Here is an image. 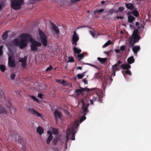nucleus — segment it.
<instances>
[{
  "label": "nucleus",
  "mask_w": 151,
  "mask_h": 151,
  "mask_svg": "<svg viewBox=\"0 0 151 151\" xmlns=\"http://www.w3.org/2000/svg\"><path fill=\"white\" fill-rule=\"evenodd\" d=\"M139 32L137 29L134 30L132 35L128 40L129 45L130 47H133L136 43L139 42L141 39L140 36L138 34Z\"/></svg>",
  "instance_id": "obj_1"
},
{
  "label": "nucleus",
  "mask_w": 151,
  "mask_h": 151,
  "mask_svg": "<svg viewBox=\"0 0 151 151\" xmlns=\"http://www.w3.org/2000/svg\"><path fill=\"white\" fill-rule=\"evenodd\" d=\"M22 39L19 42V46L21 49H23L27 45V43L31 39V36L28 34H22L20 35Z\"/></svg>",
  "instance_id": "obj_2"
},
{
  "label": "nucleus",
  "mask_w": 151,
  "mask_h": 151,
  "mask_svg": "<svg viewBox=\"0 0 151 151\" xmlns=\"http://www.w3.org/2000/svg\"><path fill=\"white\" fill-rule=\"evenodd\" d=\"M24 2L23 0H12L11 1V7L14 10L19 9Z\"/></svg>",
  "instance_id": "obj_3"
},
{
  "label": "nucleus",
  "mask_w": 151,
  "mask_h": 151,
  "mask_svg": "<svg viewBox=\"0 0 151 151\" xmlns=\"http://www.w3.org/2000/svg\"><path fill=\"white\" fill-rule=\"evenodd\" d=\"M30 47L32 51H36L38 50V47H40L42 45L38 41L36 40L31 37L30 40Z\"/></svg>",
  "instance_id": "obj_4"
},
{
  "label": "nucleus",
  "mask_w": 151,
  "mask_h": 151,
  "mask_svg": "<svg viewBox=\"0 0 151 151\" xmlns=\"http://www.w3.org/2000/svg\"><path fill=\"white\" fill-rule=\"evenodd\" d=\"M38 32L42 43L44 46L46 47L47 43V37L42 31L38 29Z\"/></svg>",
  "instance_id": "obj_5"
},
{
  "label": "nucleus",
  "mask_w": 151,
  "mask_h": 151,
  "mask_svg": "<svg viewBox=\"0 0 151 151\" xmlns=\"http://www.w3.org/2000/svg\"><path fill=\"white\" fill-rule=\"evenodd\" d=\"M75 130V129L74 127L68 128L67 130V133L69 137L70 135H72L71 137L70 138V139L72 140H75V133L76 132V131L74 132Z\"/></svg>",
  "instance_id": "obj_6"
},
{
  "label": "nucleus",
  "mask_w": 151,
  "mask_h": 151,
  "mask_svg": "<svg viewBox=\"0 0 151 151\" xmlns=\"http://www.w3.org/2000/svg\"><path fill=\"white\" fill-rule=\"evenodd\" d=\"M79 40V37L78 35L76 32V31L75 30L73 32V34L72 37L71 42L73 46H76L77 45V42Z\"/></svg>",
  "instance_id": "obj_7"
},
{
  "label": "nucleus",
  "mask_w": 151,
  "mask_h": 151,
  "mask_svg": "<svg viewBox=\"0 0 151 151\" xmlns=\"http://www.w3.org/2000/svg\"><path fill=\"white\" fill-rule=\"evenodd\" d=\"M50 25L51 26V31H53L55 33V34H56L58 37L59 35L60 31L58 27L52 23H51Z\"/></svg>",
  "instance_id": "obj_8"
},
{
  "label": "nucleus",
  "mask_w": 151,
  "mask_h": 151,
  "mask_svg": "<svg viewBox=\"0 0 151 151\" xmlns=\"http://www.w3.org/2000/svg\"><path fill=\"white\" fill-rule=\"evenodd\" d=\"M81 102L82 104V109L83 110V113L84 115H85L89 111L88 110V107L89 106V104H85L83 100H81Z\"/></svg>",
  "instance_id": "obj_9"
},
{
  "label": "nucleus",
  "mask_w": 151,
  "mask_h": 151,
  "mask_svg": "<svg viewBox=\"0 0 151 151\" xmlns=\"http://www.w3.org/2000/svg\"><path fill=\"white\" fill-rule=\"evenodd\" d=\"M8 65L9 67L14 68L16 66L14 58L12 56L9 55L8 58Z\"/></svg>",
  "instance_id": "obj_10"
},
{
  "label": "nucleus",
  "mask_w": 151,
  "mask_h": 151,
  "mask_svg": "<svg viewBox=\"0 0 151 151\" xmlns=\"http://www.w3.org/2000/svg\"><path fill=\"white\" fill-rule=\"evenodd\" d=\"M53 112L54 115L55 120L56 122H58V119L60 118L62 114L56 109H54Z\"/></svg>",
  "instance_id": "obj_11"
},
{
  "label": "nucleus",
  "mask_w": 151,
  "mask_h": 151,
  "mask_svg": "<svg viewBox=\"0 0 151 151\" xmlns=\"http://www.w3.org/2000/svg\"><path fill=\"white\" fill-rule=\"evenodd\" d=\"M80 88L81 89H77L75 91V93L76 94V95L77 96H79L83 91L88 92L90 91V89L86 87L84 88L80 87Z\"/></svg>",
  "instance_id": "obj_12"
},
{
  "label": "nucleus",
  "mask_w": 151,
  "mask_h": 151,
  "mask_svg": "<svg viewBox=\"0 0 151 151\" xmlns=\"http://www.w3.org/2000/svg\"><path fill=\"white\" fill-rule=\"evenodd\" d=\"M28 110L29 113H32L37 116L42 118L43 116L42 114L39 113L33 109L29 108Z\"/></svg>",
  "instance_id": "obj_13"
},
{
  "label": "nucleus",
  "mask_w": 151,
  "mask_h": 151,
  "mask_svg": "<svg viewBox=\"0 0 151 151\" xmlns=\"http://www.w3.org/2000/svg\"><path fill=\"white\" fill-rule=\"evenodd\" d=\"M27 57L25 56L23 58H22L19 61V62L22 63L21 66L24 68H25L27 65Z\"/></svg>",
  "instance_id": "obj_14"
},
{
  "label": "nucleus",
  "mask_w": 151,
  "mask_h": 151,
  "mask_svg": "<svg viewBox=\"0 0 151 151\" xmlns=\"http://www.w3.org/2000/svg\"><path fill=\"white\" fill-rule=\"evenodd\" d=\"M47 133L49 135L47 139L46 143L47 144H49L50 143L51 140H52L53 138V136L52 132L51 131L49 130L48 131Z\"/></svg>",
  "instance_id": "obj_15"
},
{
  "label": "nucleus",
  "mask_w": 151,
  "mask_h": 151,
  "mask_svg": "<svg viewBox=\"0 0 151 151\" xmlns=\"http://www.w3.org/2000/svg\"><path fill=\"white\" fill-rule=\"evenodd\" d=\"M137 9V8H134L131 12H128V14H132L136 17H138L139 16V12Z\"/></svg>",
  "instance_id": "obj_16"
},
{
  "label": "nucleus",
  "mask_w": 151,
  "mask_h": 151,
  "mask_svg": "<svg viewBox=\"0 0 151 151\" xmlns=\"http://www.w3.org/2000/svg\"><path fill=\"white\" fill-rule=\"evenodd\" d=\"M121 67L123 68L124 70H127L131 68L130 65L127 63L123 64L121 65Z\"/></svg>",
  "instance_id": "obj_17"
},
{
  "label": "nucleus",
  "mask_w": 151,
  "mask_h": 151,
  "mask_svg": "<svg viewBox=\"0 0 151 151\" xmlns=\"http://www.w3.org/2000/svg\"><path fill=\"white\" fill-rule=\"evenodd\" d=\"M140 46L138 45H136L133 47L132 50L134 54H137L138 51L140 50Z\"/></svg>",
  "instance_id": "obj_18"
},
{
  "label": "nucleus",
  "mask_w": 151,
  "mask_h": 151,
  "mask_svg": "<svg viewBox=\"0 0 151 151\" xmlns=\"http://www.w3.org/2000/svg\"><path fill=\"white\" fill-rule=\"evenodd\" d=\"M125 6L127 9L131 10H133L134 8V5L131 3L125 4Z\"/></svg>",
  "instance_id": "obj_19"
},
{
  "label": "nucleus",
  "mask_w": 151,
  "mask_h": 151,
  "mask_svg": "<svg viewBox=\"0 0 151 151\" xmlns=\"http://www.w3.org/2000/svg\"><path fill=\"white\" fill-rule=\"evenodd\" d=\"M73 50L75 55H76V54H77L80 53L81 52V50L76 47V46H73Z\"/></svg>",
  "instance_id": "obj_20"
},
{
  "label": "nucleus",
  "mask_w": 151,
  "mask_h": 151,
  "mask_svg": "<svg viewBox=\"0 0 151 151\" xmlns=\"http://www.w3.org/2000/svg\"><path fill=\"white\" fill-rule=\"evenodd\" d=\"M127 62L128 63L131 64L134 62V59L133 56L128 58L127 59Z\"/></svg>",
  "instance_id": "obj_21"
},
{
  "label": "nucleus",
  "mask_w": 151,
  "mask_h": 151,
  "mask_svg": "<svg viewBox=\"0 0 151 151\" xmlns=\"http://www.w3.org/2000/svg\"><path fill=\"white\" fill-rule=\"evenodd\" d=\"M135 19V18L133 16L129 15L128 14V22L129 23H132Z\"/></svg>",
  "instance_id": "obj_22"
},
{
  "label": "nucleus",
  "mask_w": 151,
  "mask_h": 151,
  "mask_svg": "<svg viewBox=\"0 0 151 151\" xmlns=\"http://www.w3.org/2000/svg\"><path fill=\"white\" fill-rule=\"evenodd\" d=\"M37 132L40 135H41L44 132V129L41 127H38L37 129Z\"/></svg>",
  "instance_id": "obj_23"
},
{
  "label": "nucleus",
  "mask_w": 151,
  "mask_h": 151,
  "mask_svg": "<svg viewBox=\"0 0 151 151\" xmlns=\"http://www.w3.org/2000/svg\"><path fill=\"white\" fill-rule=\"evenodd\" d=\"M97 60L101 63L104 64L107 61V58H102L99 57L97 58Z\"/></svg>",
  "instance_id": "obj_24"
},
{
  "label": "nucleus",
  "mask_w": 151,
  "mask_h": 151,
  "mask_svg": "<svg viewBox=\"0 0 151 151\" xmlns=\"http://www.w3.org/2000/svg\"><path fill=\"white\" fill-rule=\"evenodd\" d=\"M7 111L6 109L2 106H0V114H6Z\"/></svg>",
  "instance_id": "obj_25"
},
{
  "label": "nucleus",
  "mask_w": 151,
  "mask_h": 151,
  "mask_svg": "<svg viewBox=\"0 0 151 151\" xmlns=\"http://www.w3.org/2000/svg\"><path fill=\"white\" fill-rule=\"evenodd\" d=\"M57 82L61 83L64 86H65L67 85V82L64 80L61 81L60 80L58 79L57 80Z\"/></svg>",
  "instance_id": "obj_26"
},
{
  "label": "nucleus",
  "mask_w": 151,
  "mask_h": 151,
  "mask_svg": "<svg viewBox=\"0 0 151 151\" xmlns=\"http://www.w3.org/2000/svg\"><path fill=\"white\" fill-rule=\"evenodd\" d=\"M19 39L16 38L13 40L12 43L14 45L18 46L19 45Z\"/></svg>",
  "instance_id": "obj_27"
},
{
  "label": "nucleus",
  "mask_w": 151,
  "mask_h": 151,
  "mask_svg": "<svg viewBox=\"0 0 151 151\" xmlns=\"http://www.w3.org/2000/svg\"><path fill=\"white\" fill-rule=\"evenodd\" d=\"M76 57L78 58L77 59L80 60H82L84 57V55L83 53L81 54L80 53L77 55Z\"/></svg>",
  "instance_id": "obj_28"
},
{
  "label": "nucleus",
  "mask_w": 151,
  "mask_h": 151,
  "mask_svg": "<svg viewBox=\"0 0 151 151\" xmlns=\"http://www.w3.org/2000/svg\"><path fill=\"white\" fill-rule=\"evenodd\" d=\"M24 139L23 138H22L21 137H19V139H16L15 140L16 142H17L19 144H21L23 142H24Z\"/></svg>",
  "instance_id": "obj_29"
},
{
  "label": "nucleus",
  "mask_w": 151,
  "mask_h": 151,
  "mask_svg": "<svg viewBox=\"0 0 151 151\" xmlns=\"http://www.w3.org/2000/svg\"><path fill=\"white\" fill-rule=\"evenodd\" d=\"M8 37V32L5 31L1 36L2 39L4 40H6Z\"/></svg>",
  "instance_id": "obj_30"
},
{
  "label": "nucleus",
  "mask_w": 151,
  "mask_h": 151,
  "mask_svg": "<svg viewBox=\"0 0 151 151\" xmlns=\"http://www.w3.org/2000/svg\"><path fill=\"white\" fill-rule=\"evenodd\" d=\"M117 64H116L112 66V70H119V69L117 68Z\"/></svg>",
  "instance_id": "obj_31"
},
{
  "label": "nucleus",
  "mask_w": 151,
  "mask_h": 151,
  "mask_svg": "<svg viewBox=\"0 0 151 151\" xmlns=\"http://www.w3.org/2000/svg\"><path fill=\"white\" fill-rule=\"evenodd\" d=\"M52 133L54 134H58V129L56 128H53L52 129Z\"/></svg>",
  "instance_id": "obj_32"
},
{
  "label": "nucleus",
  "mask_w": 151,
  "mask_h": 151,
  "mask_svg": "<svg viewBox=\"0 0 151 151\" xmlns=\"http://www.w3.org/2000/svg\"><path fill=\"white\" fill-rule=\"evenodd\" d=\"M0 69L1 71L3 72H4L6 69V67L5 65H0Z\"/></svg>",
  "instance_id": "obj_33"
},
{
  "label": "nucleus",
  "mask_w": 151,
  "mask_h": 151,
  "mask_svg": "<svg viewBox=\"0 0 151 151\" xmlns=\"http://www.w3.org/2000/svg\"><path fill=\"white\" fill-rule=\"evenodd\" d=\"M111 44V42L110 40H109L106 42L103 45V47H105Z\"/></svg>",
  "instance_id": "obj_34"
},
{
  "label": "nucleus",
  "mask_w": 151,
  "mask_h": 151,
  "mask_svg": "<svg viewBox=\"0 0 151 151\" xmlns=\"http://www.w3.org/2000/svg\"><path fill=\"white\" fill-rule=\"evenodd\" d=\"M107 84V80L106 78H105L104 79V82L103 83L102 86H103V89L105 90L106 88V87L104 86V84L106 85Z\"/></svg>",
  "instance_id": "obj_35"
},
{
  "label": "nucleus",
  "mask_w": 151,
  "mask_h": 151,
  "mask_svg": "<svg viewBox=\"0 0 151 151\" xmlns=\"http://www.w3.org/2000/svg\"><path fill=\"white\" fill-rule=\"evenodd\" d=\"M84 76V73L83 74H78L77 75V77L79 79H81L83 78Z\"/></svg>",
  "instance_id": "obj_36"
},
{
  "label": "nucleus",
  "mask_w": 151,
  "mask_h": 151,
  "mask_svg": "<svg viewBox=\"0 0 151 151\" xmlns=\"http://www.w3.org/2000/svg\"><path fill=\"white\" fill-rule=\"evenodd\" d=\"M74 61V59L73 57H68V62H73Z\"/></svg>",
  "instance_id": "obj_37"
},
{
  "label": "nucleus",
  "mask_w": 151,
  "mask_h": 151,
  "mask_svg": "<svg viewBox=\"0 0 151 151\" xmlns=\"http://www.w3.org/2000/svg\"><path fill=\"white\" fill-rule=\"evenodd\" d=\"M30 97L32 98L33 100H34L35 101L38 102H39L38 99H37L35 96H30Z\"/></svg>",
  "instance_id": "obj_38"
},
{
  "label": "nucleus",
  "mask_w": 151,
  "mask_h": 151,
  "mask_svg": "<svg viewBox=\"0 0 151 151\" xmlns=\"http://www.w3.org/2000/svg\"><path fill=\"white\" fill-rule=\"evenodd\" d=\"M86 119V117L85 116H83L82 117H81L80 119L79 122L80 123H81L83 121H84V120H85Z\"/></svg>",
  "instance_id": "obj_39"
},
{
  "label": "nucleus",
  "mask_w": 151,
  "mask_h": 151,
  "mask_svg": "<svg viewBox=\"0 0 151 151\" xmlns=\"http://www.w3.org/2000/svg\"><path fill=\"white\" fill-rule=\"evenodd\" d=\"M104 11V9H101L99 10H96L95 11V13H98L103 12Z\"/></svg>",
  "instance_id": "obj_40"
},
{
  "label": "nucleus",
  "mask_w": 151,
  "mask_h": 151,
  "mask_svg": "<svg viewBox=\"0 0 151 151\" xmlns=\"http://www.w3.org/2000/svg\"><path fill=\"white\" fill-rule=\"evenodd\" d=\"M125 50V47L124 45H122L120 46V50L122 51H124Z\"/></svg>",
  "instance_id": "obj_41"
},
{
  "label": "nucleus",
  "mask_w": 151,
  "mask_h": 151,
  "mask_svg": "<svg viewBox=\"0 0 151 151\" xmlns=\"http://www.w3.org/2000/svg\"><path fill=\"white\" fill-rule=\"evenodd\" d=\"M92 99V101H93L94 102L97 101L99 100V98L93 96Z\"/></svg>",
  "instance_id": "obj_42"
},
{
  "label": "nucleus",
  "mask_w": 151,
  "mask_h": 151,
  "mask_svg": "<svg viewBox=\"0 0 151 151\" xmlns=\"http://www.w3.org/2000/svg\"><path fill=\"white\" fill-rule=\"evenodd\" d=\"M3 48V45H1L0 46V56H1L3 54V52H2Z\"/></svg>",
  "instance_id": "obj_43"
},
{
  "label": "nucleus",
  "mask_w": 151,
  "mask_h": 151,
  "mask_svg": "<svg viewBox=\"0 0 151 151\" xmlns=\"http://www.w3.org/2000/svg\"><path fill=\"white\" fill-rule=\"evenodd\" d=\"M15 76V74L14 73L10 75L11 78L12 80H14Z\"/></svg>",
  "instance_id": "obj_44"
},
{
  "label": "nucleus",
  "mask_w": 151,
  "mask_h": 151,
  "mask_svg": "<svg viewBox=\"0 0 151 151\" xmlns=\"http://www.w3.org/2000/svg\"><path fill=\"white\" fill-rule=\"evenodd\" d=\"M124 8L123 7H120L119 8L118 10V12H121L123 11Z\"/></svg>",
  "instance_id": "obj_45"
},
{
  "label": "nucleus",
  "mask_w": 151,
  "mask_h": 151,
  "mask_svg": "<svg viewBox=\"0 0 151 151\" xmlns=\"http://www.w3.org/2000/svg\"><path fill=\"white\" fill-rule=\"evenodd\" d=\"M53 68V67H52L50 65V67H48L46 70V71H50V70H52Z\"/></svg>",
  "instance_id": "obj_46"
},
{
  "label": "nucleus",
  "mask_w": 151,
  "mask_h": 151,
  "mask_svg": "<svg viewBox=\"0 0 151 151\" xmlns=\"http://www.w3.org/2000/svg\"><path fill=\"white\" fill-rule=\"evenodd\" d=\"M3 6V2L1 1H0V11L2 9Z\"/></svg>",
  "instance_id": "obj_47"
},
{
  "label": "nucleus",
  "mask_w": 151,
  "mask_h": 151,
  "mask_svg": "<svg viewBox=\"0 0 151 151\" xmlns=\"http://www.w3.org/2000/svg\"><path fill=\"white\" fill-rule=\"evenodd\" d=\"M86 64L88 65H90V66H92L95 68H98V67L97 66H96V65H94L92 64H91L87 63V64Z\"/></svg>",
  "instance_id": "obj_48"
},
{
  "label": "nucleus",
  "mask_w": 151,
  "mask_h": 151,
  "mask_svg": "<svg viewBox=\"0 0 151 151\" xmlns=\"http://www.w3.org/2000/svg\"><path fill=\"white\" fill-rule=\"evenodd\" d=\"M125 72L126 74H128L130 76H131L132 75V73L129 70H127L125 71Z\"/></svg>",
  "instance_id": "obj_49"
},
{
  "label": "nucleus",
  "mask_w": 151,
  "mask_h": 151,
  "mask_svg": "<svg viewBox=\"0 0 151 151\" xmlns=\"http://www.w3.org/2000/svg\"><path fill=\"white\" fill-rule=\"evenodd\" d=\"M89 32L90 34L93 37H94L95 35V34L94 32H93L92 31H89Z\"/></svg>",
  "instance_id": "obj_50"
},
{
  "label": "nucleus",
  "mask_w": 151,
  "mask_h": 151,
  "mask_svg": "<svg viewBox=\"0 0 151 151\" xmlns=\"http://www.w3.org/2000/svg\"><path fill=\"white\" fill-rule=\"evenodd\" d=\"M7 106L8 107H9V109H10V108L12 107L11 104L10 102L8 101V104H7Z\"/></svg>",
  "instance_id": "obj_51"
},
{
  "label": "nucleus",
  "mask_w": 151,
  "mask_h": 151,
  "mask_svg": "<svg viewBox=\"0 0 151 151\" xmlns=\"http://www.w3.org/2000/svg\"><path fill=\"white\" fill-rule=\"evenodd\" d=\"M66 139L65 140V144H66V143H67L68 141V140L69 139V136H68V134L67 133V136H66Z\"/></svg>",
  "instance_id": "obj_52"
},
{
  "label": "nucleus",
  "mask_w": 151,
  "mask_h": 151,
  "mask_svg": "<svg viewBox=\"0 0 151 151\" xmlns=\"http://www.w3.org/2000/svg\"><path fill=\"white\" fill-rule=\"evenodd\" d=\"M26 146L25 145H22V148L23 150V151H25L26 150Z\"/></svg>",
  "instance_id": "obj_53"
},
{
  "label": "nucleus",
  "mask_w": 151,
  "mask_h": 151,
  "mask_svg": "<svg viewBox=\"0 0 151 151\" xmlns=\"http://www.w3.org/2000/svg\"><path fill=\"white\" fill-rule=\"evenodd\" d=\"M42 95L41 93H39L38 95V97L41 99H42Z\"/></svg>",
  "instance_id": "obj_54"
},
{
  "label": "nucleus",
  "mask_w": 151,
  "mask_h": 151,
  "mask_svg": "<svg viewBox=\"0 0 151 151\" xmlns=\"http://www.w3.org/2000/svg\"><path fill=\"white\" fill-rule=\"evenodd\" d=\"M112 73L111 75V76H115V73L116 72V71L115 70H112Z\"/></svg>",
  "instance_id": "obj_55"
},
{
  "label": "nucleus",
  "mask_w": 151,
  "mask_h": 151,
  "mask_svg": "<svg viewBox=\"0 0 151 151\" xmlns=\"http://www.w3.org/2000/svg\"><path fill=\"white\" fill-rule=\"evenodd\" d=\"M57 142V140L56 139H54L53 141V143L54 145H55Z\"/></svg>",
  "instance_id": "obj_56"
},
{
  "label": "nucleus",
  "mask_w": 151,
  "mask_h": 151,
  "mask_svg": "<svg viewBox=\"0 0 151 151\" xmlns=\"http://www.w3.org/2000/svg\"><path fill=\"white\" fill-rule=\"evenodd\" d=\"M83 81L85 84H87L88 83V82L85 78L83 79Z\"/></svg>",
  "instance_id": "obj_57"
},
{
  "label": "nucleus",
  "mask_w": 151,
  "mask_h": 151,
  "mask_svg": "<svg viewBox=\"0 0 151 151\" xmlns=\"http://www.w3.org/2000/svg\"><path fill=\"white\" fill-rule=\"evenodd\" d=\"M6 45L9 47H11L12 45V44L10 42H8L7 43Z\"/></svg>",
  "instance_id": "obj_58"
},
{
  "label": "nucleus",
  "mask_w": 151,
  "mask_h": 151,
  "mask_svg": "<svg viewBox=\"0 0 151 151\" xmlns=\"http://www.w3.org/2000/svg\"><path fill=\"white\" fill-rule=\"evenodd\" d=\"M80 0H71V1L73 3L76 2Z\"/></svg>",
  "instance_id": "obj_59"
},
{
  "label": "nucleus",
  "mask_w": 151,
  "mask_h": 151,
  "mask_svg": "<svg viewBox=\"0 0 151 151\" xmlns=\"http://www.w3.org/2000/svg\"><path fill=\"white\" fill-rule=\"evenodd\" d=\"M114 51L116 53H119V50L118 49H115L114 50Z\"/></svg>",
  "instance_id": "obj_60"
},
{
  "label": "nucleus",
  "mask_w": 151,
  "mask_h": 151,
  "mask_svg": "<svg viewBox=\"0 0 151 151\" xmlns=\"http://www.w3.org/2000/svg\"><path fill=\"white\" fill-rule=\"evenodd\" d=\"M116 17L117 19H124V17L122 16H117Z\"/></svg>",
  "instance_id": "obj_61"
},
{
  "label": "nucleus",
  "mask_w": 151,
  "mask_h": 151,
  "mask_svg": "<svg viewBox=\"0 0 151 151\" xmlns=\"http://www.w3.org/2000/svg\"><path fill=\"white\" fill-rule=\"evenodd\" d=\"M122 63V62L120 60H118L117 61V63L118 65H119L121 64Z\"/></svg>",
  "instance_id": "obj_62"
},
{
  "label": "nucleus",
  "mask_w": 151,
  "mask_h": 151,
  "mask_svg": "<svg viewBox=\"0 0 151 151\" xmlns=\"http://www.w3.org/2000/svg\"><path fill=\"white\" fill-rule=\"evenodd\" d=\"M90 101L91 104L92 105H93V102H94V101H92V99H90Z\"/></svg>",
  "instance_id": "obj_63"
},
{
  "label": "nucleus",
  "mask_w": 151,
  "mask_h": 151,
  "mask_svg": "<svg viewBox=\"0 0 151 151\" xmlns=\"http://www.w3.org/2000/svg\"><path fill=\"white\" fill-rule=\"evenodd\" d=\"M104 53L106 54L108 56H109V52H108V51H105L104 52Z\"/></svg>",
  "instance_id": "obj_64"
}]
</instances>
